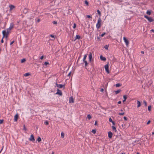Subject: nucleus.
I'll return each instance as SVG.
<instances>
[{
	"mask_svg": "<svg viewBox=\"0 0 154 154\" xmlns=\"http://www.w3.org/2000/svg\"><path fill=\"white\" fill-rule=\"evenodd\" d=\"M4 120L3 119H0V125L2 124Z\"/></svg>",
	"mask_w": 154,
	"mask_h": 154,
	"instance_id": "46",
	"label": "nucleus"
},
{
	"mask_svg": "<svg viewBox=\"0 0 154 154\" xmlns=\"http://www.w3.org/2000/svg\"><path fill=\"white\" fill-rule=\"evenodd\" d=\"M55 94H58L60 96H61L62 95V93L61 91L58 88L57 89V92Z\"/></svg>",
	"mask_w": 154,
	"mask_h": 154,
	"instance_id": "5",
	"label": "nucleus"
},
{
	"mask_svg": "<svg viewBox=\"0 0 154 154\" xmlns=\"http://www.w3.org/2000/svg\"><path fill=\"white\" fill-rule=\"evenodd\" d=\"M23 130H24L25 131H26L27 129L26 128L25 125H23Z\"/></svg>",
	"mask_w": 154,
	"mask_h": 154,
	"instance_id": "47",
	"label": "nucleus"
},
{
	"mask_svg": "<svg viewBox=\"0 0 154 154\" xmlns=\"http://www.w3.org/2000/svg\"><path fill=\"white\" fill-rule=\"evenodd\" d=\"M52 23L54 24H57V21H54L52 22Z\"/></svg>",
	"mask_w": 154,
	"mask_h": 154,
	"instance_id": "44",
	"label": "nucleus"
},
{
	"mask_svg": "<svg viewBox=\"0 0 154 154\" xmlns=\"http://www.w3.org/2000/svg\"><path fill=\"white\" fill-rule=\"evenodd\" d=\"M106 34V33L105 32L103 33L102 34L100 35V36L102 37H103Z\"/></svg>",
	"mask_w": 154,
	"mask_h": 154,
	"instance_id": "36",
	"label": "nucleus"
},
{
	"mask_svg": "<svg viewBox=\"0 0 154 154\" xmlns=\"http://www.w3.org/2000/svg\"><path fill=\"white\" fill-rule=\"evenodd\" d=\"M89 62H91L92 60V53L91 52H89Z\"/></svg>",
	"mask_w": 154,
	"mask_h": 154,
	"instance_id": "8",
	"label": "nucleus"
},
{
	"mask_svg": "<svg viewBox=\"0 0 154 154\" xmlns=\"http://www.w3.org/2000/svg\"><path fill=\"white\" fill-rule=\"evenodd\" d=\"M100 58L102 61H105L106 60V58L105 57H103L102 55L100 56Z\"/></svg>",
	"mask_w": 154,
	"mask_h": 154,
	"instance_id": "11",
	"label": "nucleus"
},
{
	"mask_svg": "<svg viewBox=\"0 0 154 154\" xmlns=\"http://www.w3.org/2000/svg\"><path fill=\"white\" fill-rule=\"evenodd\" d=\"M44 58V56L43 55V56H41L40 57V59L42 60Z\"/></svg>",
	"mask_w": 154,
	"mask_h": 154,
	"instance_id": "53",
	"label": "nucleus"
},
{
	"mask_svg": "<svg viewBox=\"0 0 154 154\" xmlns=\"http://www.w3.org/2000/svg\"><path fill=\"white\" fill-rule=\"evenodd\" d=\"M85 63V67L88 64V63L86 60L83 61Z\"/></svg>",
	"mask_w": 154,
	"mask_h": 154,
	"instance_id": "28",
	"label": "nucleus"
},
{
	"mask_svg": "<svg viewBox=\"0 0 154 154\" xmlns=\"http://www.w3.org/2000/svg\"><path fill=\"white\" fill-rule=\"evenodd\" d=\"M76 26V24L75 23H74L73 26V29L75 28Z\"/></svg>",
	"mask_w": 154,
	"mask_h": 154,
	"instance_id": "45",
	"label": "nucleus"
},
{
	"mask_svg": "<svg viewBox=\"0 0 154 154\" xmlns=\"http://www.w3.org/2000/svg\"><path fill=\"white\" fill-rule=\"evenodd\" d=\"M125 114V112H123L122 113H119L118 115L119 116L124 115Z\"/></svg>",
	"mask_w": 154,
	"mask_h": 154,
	"instance_id": "42",
	"label": "nucleus"
},
{
	"mask_svg": "<svg viewBox=\"0 0 154 154\" xmlns=\"http://www.w3.org/2000/svg\"><path fill=\"white\" fill-rule=\"evenodd\" d=\"M144 17L149 22H152L154 21V20L151 17H149L147 15H144Z\"/></svg>",
	"mask_w": 154,
	"mask_h": 154,
	"instance_id": "4",
	"label": "nucleus"
},
{
	"mask_svg": "<svg viewBox=\"0 0 154 154\" xmlns=\"http://www.w3.org/2000/svg\"><path fill=\"white\" fill-rule=\"evenodd\" d=\"M88 54H86L84 55L83 59V61H85L86 60H85L86 59V58Z\"/></svg>",
	"mask_w": 154,
	"mask_h": 154,
	"instance_id": "26",
	"label": "nucleus"
},
{
	"mask_svg": "<svg viewBox=\"0 0 154 154\" xmlns=\"http://www.w3.org/2000/svg\"><path fill=\"white\" fill-rule=\"evenodd\" d=\"M112 135L113 134L111 131H109L108 132V137L109 139L112 138Z\"/></svg>",
	"mask_w": 154,
	"mask_h": 154,
	"instance_id": "10",
	"label": "nucleus"
},
{
	"mask_svg": "<svg viewBox=\"0 0 154 154\" xmlns=\"http://www.w3.org/2000/svg\"><path fill=\"white\" fill-rule=\"evenodd\" d=\"M111 122L112 123V124L113 125H115V122L114 121H112V122Z\"/></svg>",
	"mask_w": 154,
	"mask_h": 154,
	"instance_id": "56",
	"label": "nucleus"
},
{
	"mask_svg": "<svg viewBox=\"0 0 154 154\" xmlns=\"http://www.w3.org/2000/svg\"><path fill=\"white\" fill-rule=\"evenodd\" d=\"M151 106L150 105L148 106V111H150L151 110Z\"/></svg>",
	"mask_w": 154,
	"mask_h": 154,
	"instance_id": "40",
	"label": "nucleus"
},
{
	"mask_svg": "<svg viewBox=\"0 0 154 154\" xmlns=\"http://www.w3.org/2000/svg\"><path fill=\"white\" fill-rule=\"evenodd\" d=\"M123 97L124 99L126 100L127 98V96L126 95H124L123 96Z\"/></svg>",
	"mask_w": 154,
	"mask_h": 154,
	"instance_id": "41",
	"label": "nucleus"
},
{
	"mask_svg": "<svg viewBox=\"0 0 154 154\" xmlns=\"http://www.w3.org/2000/svg\"><path fill=\"white\" fill-rule=\"evenodd\" d=\"M61 137L62 138H63L64 137V133L63 132H62L61 133Z\"/></svg>",
	"mask_w": 154,
	"mask_h": 154,
	"instance_id": "32",
	"label": "nucleus"
},
{
	"mask_svg": "<svg viewBox=\"0 0 154 154\" xmlns=\"http://www.w3.org/2000/svg\"><path fill=\"white\" fill-rule=\"evenodd\" d=\"M152 11L151 10H147L146 14L149 15H150L152 14Z\"/></svg>",
	"mask_w": 154,
	"mask_h": 154,
	"instance_id": "18",
	"label": "nucleus"
},
{
	"mask_svg": "<svg viewBox=\"0 0 154 154\" xmlns=\"http://www.w3.org/2000/svg\"><path fill=\"white\" fill-rule=\"evenodd\" d=\"M28 143H29V142L27 141H26V143H25V144L27 145V144H28Z\"/></svg>",
	"mask_w": 154,
	"mask_h": 154,
	"instance_id": "63",
	"label": "nucleus"
},
{
	"mask_svg": "<svg viewBox=\"0 0 154 154\" xmlns=\"http://www.w3.org/2000/svg\"><path fill=\"white\" fill-rule=\"evenodd\" d=\"M85 4L87 6H88L89 5V3L88 2L87 0H85Z\"/></svg>",
	"mask_w": 154,
	"mask_h": 154,
	"instance_id": "24",
	"label": "nucleus"
},
{
	"mask_svg": "<svg viewBox=\"0 0 154 154\" xmlns=\"http://www.w3.org/2000/svg\"><path fill=\"white\" fill-rule=\"evenodd\" d=\"M137 108H139L141 106V103L138 100H137Z\"/></svg>",
	"mask_w": 154,
	"mask_h": 154,
	"instance_id": "15",
	"label": "nucleus"
},
{
	"mask_svg": "<svg viewBox=\"0 0 154 154\" xmlns=\"http://www.w3.org/2000/svg\"><path fill=\"white\" fill-rule=\"evenodd\" d=\"M112 121H113L112 120V119L111 118V117H110V118H109V121L110 122H112Z\"/></svg>",
	"mask_w": 154,
	"mask_h": 154,
	"instance_id": "51",
	"label": "nucleus"
},
{
	"mask_svg": "<svg viewBox=\"0 0 154 154\" xmlns=\"http://www.w3.org/2000/svg\"><path fill=\"white\" fill-rule=\"evenodd\" d=\"M74 99L71 96L69 98V103H74Z\"/></svg>",
	"mask_w": 154,
	"mask_h": 154,
	"instance_id": "13",
	"label": "nucleus"
},
{
	"mask_svg": "<svg viewBox=\"0 0 154 154\" xmlns=\"http://www.w3.org/2000/svg\"><path fill=\"white\" fill-rule=\"evenodd\" d=\"M150 122H151V121L150 120H148L146 123V124L147 125H149V124L150 123Z\"/></svg>",
	"mask_w": 154,
	"mask_h": 154,
	"instance_id": "52",
	"label": "nucleus"
},
{
	"mask_svg": "<svg viewBox=\"0 0 154 154\" xmlns=\"http://www.w3.org/2000/svg\"><path fill=\"white\" fill-rule=\"evenodd\" d=\"M86 17L87 18H91V19H90V20H92V17L90 15H87L86 16Z\"/></svg>",
	"mask_w": 154,
	"mask_h": 154,
	"instance_id": "37",
	"label": "nucleus"
},
{
	"mask_svg": "<svg viewBox=\"0 0 154 154\" xmlns=\"http://www.w3.org/2000/svg\"><path fill=\"white\" fill-rule=\"evenodd\" d=\"M71 72H70L68 74V75H67V76H69L70 77L71 75Z\"/></svg>",
	"mask_w": 154,
	"mask_h": 154,
	"instance_id": "54",
	"label": "nucleus"
},
{
	"mask_svg": "<svg viewBox=\"0 0 154 154\" xmlns=\"http://www.w3.org/2000/svg\"><path fill=\"white\" fill-rule=\"evenodd\" d=\"M10 30H9V29L8 28L6 29V32L9 34V33L11 32Z\"/></svg>",
	"mask_w": 154,
	"mask_h": 154,
	"instance_id": "35",
	"label": "nucleus"
},
{
	"mask_svg": "<svg viewBox=\"0 0 154 154\" xmlns=\"http://www.w3.org/2000/svg\"><path fill=\"white\" fill-rule=\"evenodd\" d=\"M97 38L98 40H100V38L99 36H97Z\"/></svg>",
	"mask_w": 154,
	"mask_h": 154,
	"instance_id": "60",
	"label": "nucleus"
},
{
	"mask_svg": "<svg viewBox=\"0 0 154 154\" xmlns=\"http://www.w3.org/2000/svg\"><path fill=\"white\" fill-rule=\"evenodd\" d=\"M101 20L100 17H99L97 20V22L96 25V27L97 29H99L101 27Z\"/></svg>",
	"mask_w": 154,
	"mask_h": 154,
	"instance_id": "1",
	"label": "nucleus"
},
{
	"mask_svg": "<svg viewBox=\"0 0 154 154\" xmlns=\"http://www.w3.org/2000/svg\"><path fill=\"white\" fill-rule=\"evenodd\" d=\"M109 45H106L104 47V48L106 50H108V49Z\"/></svg>",
	"mask_w": 154,
	"mask_h": 154,
	"instance_id": "38",
	"label": "nucleus"
},
{
	"mask_svg": "<svg viewBox=\"0 0 154 154\" xmlns=\"http://www.w3.org/2000/svg\"><path fill=\"white\" fill-rule=\"evenodd\" d=\"M143 103L144 104L145 106H147V103L146 102L145 100H144L143 101Z\"/></svg>",
	"mask_w": 154,
	"mask_h": 154,
	"instance_id": "34",
	"label": "nucleus"
},
{
	"mask_svg": "<svg viewBox=\"0 0 154 154\" xmlns=\"http://www.w3.org/2000/svg\"><path fill=\"white\" fill-rule=\"evenodd\" d=\"M29 139L30 141L32 142H34L35 141V139L34 138V137L33 134H32Z\"/></svg>",
	"mask_w": 154,
	"mask_h": 154,
	"instance_id": "6",
	"label": "nucleus"
},
{
	"mask_svg": "<svg viewBox=\"0 0 154 154\" xmlns=\"http://www.w3.org/2000/svg\"><path fill=\"white\" fill-rule=\"evenodd\" d=\"M121 91V90L119 89L117 90V91H114V92H115V93L116 94H117L119 93H120Z\"/></svg>",
	"mask_w": 154,
	"mask_h": 154,
	"instance_id": "20",
	"label": "nucleus"
},
{
	"mask_svg": "<svg viewBox=\"0 0 154 154\" xmlns=\"http://www.w3.org/2000/svg\"><path fill=\"white\" fill-rule=\"evenodd\" d=\"M121 103H122L121 101H120H120H119L118 102V104H121Z\"/></svg>",
	"mask_w": 154,
	"mask_h": 154,
	"instance_id": "61",
	"label": "nucleus"
},
{
	"mask_svg": "<svg viewBox=\"0 0 154 154\" xmlns=\"http://www.w3.org/2000/svg\"><path fill=\"white\" fill-rule=\"evenodd\" d=\"M123 40L125 43V44L127 46L128 45L129 43V41L128 39L125 37H123Z\"/></svg>",
	"mask_w": 154,
	"mask_h": 154,
	"instance_id": "7",
	"label": "nucleus"
},
{
	"mask_svg": "<svg viewBox=\"0 0 154 154\" xmlns=\"http://www.w3.org/2000/svg\"><path fill=\"white\" fill-rule=\"evenodd\" d=\"M3 38H2V40H1V42L2 43H3L4 42V40H3Z\"/></svg>",
	"mask_w": 154,
	"mask_h": 154,
	"instance_id": "59",
	"label": "nucleus"
},
{
	"mask_svg": "<svg viewBox=\"0 0 154 154\" xmlns=\"http://www.w3.org/2000/svg\"><path fill=\"white\" fill-rule=\"evenodd\" d=\"M35 20L36 21H37L38 23L39 22L41 21V20L40 19H38L37 20H36V19H35Z\"/></svg>",
	"mask_w": 154,
	"mask_h": 154,
	"instance_id": "50",
	"label": "nucleus"
},
{
	"mask_svg": "<svg viewBox=\"0 0 154 154\" xmlns=\"http://www.w3.org/2000/svg\"><path fill=\"white\" fill-rule=\"evenodd\" d=\"M94 125H97V121H96L95 122Z\"/></svg>",
	"mask_w": 154,
	"mask_h": 154,
	"instance_id": "57",
	"label": "nucleus"
},
{
	"mask_svg": "<svg viewBox=\"0 0 154 154\" xmlns=\"http://www.w3.org/2000/svg\"><path fill=\"white\" fill-rule=\"evenodd\" d=\"M57 87L60 88H63V89H64L65 88V85L62 84H59L57 85Z\"/></svg>",
	"mask_w": 154,
	"mask_h": 154,
	"instance_id": "12",
	"label": "nucleus"
},
{
	"mask_svg": "<svg viewBox=\"0 0 154 154\" xmlns=\"http://www.w3.org/2000/svg\"><path fill=\"white\" fill-rule=\"evenodd\" d=\"M10 10H12L14 8H15V6L12 5H9Z\"/></svg>",
	"mask_w": 154,
	"mask_h": 154,
	"instance_id": "17",
	"label": "nucleus"
},
{
	"mask_svg": "<svg viewBox=\"0 0 154 154\" xmlns=\"http://www.w3.org/2000/svg\"><path fill=\"white\" fill-rule=\"evenodd\" d=\"M30 75V74L28 73H25L24 75L25 77H27L29 76Z\"/></svg>",
	"mask_w": 154,
	"mask_h": 154,
	"instance_id": "33",
	"label": "nucleus"
},
{
	"mask_svg": "<svg viewBox=\"0 0 154 154\" xmlns=\"http://www.w3.org/2000/svg\"><path fill=\"white\" fill-rule=\"evenodd\" d=\"M14 27V24L13 23H11L9 27L8 28L9 30H11Z\"/></svg>",
	"mask_w": 154,
	"mask_h": 154,
	"instance_id": "19",
	"label": "nucleus"
},
{
	"mask_svg": "<svg viewBox=\"0 0 154 154\" xmlns=\"http://www.w3.org/2000/svg\"><path fill=\"white\" fill-rule=\"evenodd\" d=\"M100 107L102 109L106 110L105 108L102 106H100Z\"/></svg>",
	"mask_w": 154,
	"mask_h": 154,
	"instance_id": "58",
	"label": "nucleus"
},
{
	"mask_svg": "<svg viewBox=\"0 0 154 154\" xmlns=\"http://www.w3.org/2000/svg\"><path fill=\"white\" fill-rule=\"evenodd\" d=\"M91 132L93 133L94 134H95L96 133V129H93L91 131Z\"/></svg>",
	"mask_w": 154,
	"mask_h": 154,
	"instance_id": "39",
	"label": "nucleus"
},
{
	"mask_svg": "<svg viewBox=\"0 0 154 154\" xmlns=\"http://www.w3.org/2000/svg\"><path fill=\"white\" fill-rule=\"evenodd\" d=\"M91 65L92 66V70H94V63L93 62H92V60L91 62Z\"/></svg>",
	"mask_w": 154,
	"mask_h": 154,
	"instance_id": "21",
	"label": "nucleus"
},
{
	"mask_svg": "<svg viewBox=\"0 0 154 154\" xmlns=\"http://www.w3.org/2000/svg\"><path fill=\"white\" fill-rule=\"evenodd\" d=\"M26 60L25 58H23L21 60V63H23L26 61Z\"/></svg>",
	"mask_w": 154,
	"mask_h": 154,
	"instance_id": "27",
	"label": "nucleus"
},
{
	"mask_svg": "<svg viewBox=\"0 0 154 154\" xmlns=\"http://www.w3.org/2000/svg\"><path fill=\"white\" fill-rule=\"evenodd\" d=\"M44 124L46 125H49V122L48 121L46 120L44 122Z\"/></svg>",
	"mask_w": 154,
	"mask_h": 154,
	"instance_id": "31",
	"label": "nucleus"
},
{
	"mask_svg": "<svg viewBox=\"0 0 154 154\" xmlns=\"http://www.w3.org/2000/svg\"><path fill=\"white\" fill-rule=\"evenodd\" d=\"M50 36V37H51L52 38H54V39L53 40H54V39L55 38V36H54V35H51Z\"/></svg>",
	"mask_w": 154,
	"mask_h": 154,
	"instance_id": "49",
	"label": "nucleus"
},
{
	"mask_svg": "<svg viewBox=\"0 0 154 154\" xmlns=\"http://www.w3.org/2000/svg\"><path fill=\"white\" fill-rule=\"evenodd\" d=\"M112 128L113 131H115V132H116L117 131L116 127L113 125L112 126Z\"/></svg>",
	"mask_w": 154,
	"mask_h": 154,
	"instance_id": "22",
	"label": "nucleus"
},
{
	"mask_svg": "<svg viewBox=\"0 0 154 154\" xmlns=\"http://www.w3.org/2000/svg\"><path fill=\"white\" fill-rule=\"evenodd\" d=\"M109 62H108L107 63V64L106 65H105L104 66V68H105V70L106 72L107 73H108V74L110 73V71L109 69Z\"/></svg>",
	"mask_w": 154,
	"mask_h": 154,
	"instance_id": "3",
	"label": "nucleus"
},
{
	"mask_svg": "<svg viewBox=\"0 0 154 154\" xmlns=\"http://www.w3.org/2000/svg\"><path fill=\"white\" fill-rule=\"evenodd\" d=\"M100 91L103 92L104 91V89L103 88H101Z\"/></svg>",
	"mask_w": 154,
	"mask_h": 154,
	"instance_id": "62",
	"label": "nucleus"
},
{
	"mask_svg": "<svg viewBox=\"0 0 154 154\" xmlns=\"http://www.w3.org/2000/svg\"><path fill=\"white\" fill-rule=\"evenodd\" d=\"M37 140L38 142H40L41 141V138L40 137H38L37 139Z\"/></svg>",
	"mask_w": 154,
	"mask_h": 154,
	"instance_id": "30",
	"label": "nucleus"
},
{
	"mask_svg": "<svg viewBox=\"0 0 154 154\" xmlns=\"http://www.w3.org/2000/svg\"><path fill=\"white\" fill-rule=\"evenodd\" d=\"M81 38H82L80 36L76 35V36L75 37V38L74 41H75L77 39H79Z\"/></svg>",
	"mask_w": 154,
	"mask_h": 154,
	"instance_id": "14",
	"label": "nucleus"
},
{
	"mask_svg": "<svg viewBox=\"0 0 154 154\" xmlns=\"http://www.w3.org/2000/svg\"><path fill=\"white\" fill-rule=\"evenodd\" d=\"M14 41H13L12 42H11L10 43V45H11L12 44H13L14 43Z\"/></svg>",
	"mask_w": 154,
	"mask_h": 154,
	"instance_id": "55",
	"label": "nucleus"
},
{
	"mask_svg": "<svg viewBox=\"0 0 154 154\" xmlns=\"http://www.w3.org/2000/svg\"><path fill=\"white\" fill-rule=\"evenodd\" d=\"M44 64L45 66H47L49 64V63L47 62H45Z\"/></svg>",
	"mask_w": 154,
	"mask_h": 154,
	"instance_id": "43",
	"label": "nucleus"
},
{
	"mask_svg": "<svg viewBox=\"0 0 154 154\" xmlns=\"http://www.w3.org/2000/svg\"><path fill=\"white\" fill-rule=\"evenodd\" d=\"M87 118L88 119L90 120L92 116L90 114H88L87 116Z\"/></svg>",
	"mask_w": 154,
	"mask_h": 154,
	"instance_id": "29",
	"label": "nucleus"
},
{
	"mask_svg": "<svg viewBox=\"0 0 154 154\" xmlns=\"http://www.w3.org/2000/svg\"><path fill=\"white\" fill-rule=\"evenodd\" d=\"M97 12L99 16V17H100V16H101V12H100V11L98 9L97 10Z\"/></svg>",
	"mask_w": 154,
	"mask_h": 154,
	"instance_id": "25",
	"label": "nucleus"
},
{
	"mask_svg": "<svg viewBox=\"0 0 154 154\" xmlns=\"http://www.w3.org/2000/svg\"><path fill=\"white\" fill-rule=\"evenodd\" d=\"M19 118V115L18 113H17L14 116V122H17Z\"/></svg>",
	"mask_w": 154,
	"mask_h": 154,
	"instance_id": "9",
	"label": "nucleus"
},
{
	"mask_svg": "<svg viewBox=\"0 0 154 154\" xmlns=\"http://www.w3.org/2000/svg\"><path fill=\"white\" fill-rule=\"evenodd\" d=\"M2 34L3 35V38H5L7 40V38L8 37L9 34L6 32V30H3L2 31Z\"/></svg>",
	"mask_w": 154,
	"mask_h": 154,
	"instance_id": "2",
	"label": "nucleus"
},
{
	"mask_svg": "<svg viewBox=\"0 0 154 154\" xmlns=\"http://www.w3.org/2000/svg\"><path fill=\"white\" fill-rule=\"evenodd\" d=\"M122 85L119 83H118L116 84L115 86L116 87H119L121 86Z\"/></svg>",
	"mask_w": 154,
	"mask_h": 154,
	"instance_id": "23",
	"label": "nucleus"
},
{
	"mask_svg": "<svg viewBox=\"0 0 154 154\" xmlns=\"http://www.w3.org/2000/svg\"><path fill=\"white\" fill-rule=\"evenodd\" d=\"M29 9L26 8H25L23 10V13L24 14H26L28 12Z\"/></svg>",
	"mask_w": 154,
	"mask_h": 154,
	"instance_id": "16",
	"label": "nucleus"
},
{
	"mask_svg": "<svg viewBox=\"0 0 154 154\" xmlns=\"http://www.w3.org/2000/svg\"><path fill=\"white\" fill-rule=\"evenodd\" d=\"M150 31L152 32H154V29H152Z\"/></svg>",
	"mask_w": 154,
	"mask_h": 154,
	"instance_id": "64",
	"label": "nucleus"
},
{
	"mask_svg": "<svg viewBox=\"0 0 154 154\" xmlns=\"http://www.w3.org/2000/svg\"><path fill=\"white\" fill-rule=\"evenodd\" d=\"M124 120L125 121H127L128 120V118H127L126 116H124L123 118Z\"/></svg>",
	"mask_w": 154,
	"mask_h": 154,
	"instance_id": "48",
	"label": "nucleus"
}]
</instances>
